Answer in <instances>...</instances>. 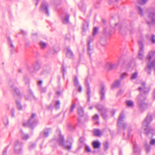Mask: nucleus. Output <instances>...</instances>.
I'll return each instance as SVG.
<instances>
[{"instance_id": "9d476101", "label": "nucleus", "mask_w": 155, "mask_h": 155, "mask_svg": "<svg viewBox=\"0 0 155 155\" xmlns=\"http://www.w3.org/2000/svg\"><path fill=\"white\" fill-rule=\"evenodd\" d=\"M10 90L14 96H17L18 99L21 98V96L18 89L17 87H15L13 85H10Z\"/></svg>"}, {"instance_id": "b1692460", "label": "nucleus", "mask_w": 155, "mask_h": 155, "mask_svg": "<svg viewBox=\"0 0 155 155\" xmlns=\"http://www.w3.org/2000/svg\"><path fill=\"white\" fill-rule=\"evenodd\" d=\"M70 17V15H65L64 17L62 19V22L64 24H67L69 23Z\"/></svg>"}, {"instance_id": "a878e982", "label": "nucleus", "mask_w": 155, "mask_h": 155, "mask_svg": "<svg viewBox=\"0 0 155 155\" xmlns=\"http://www.w3.org/2000/svg\"><path fill=\"white\" fill-rule=\"evenodd\" d=\"M101 145V143L99 141H94L93 143V146L94 148L99 149Z\"/></svg>"}, {"instance_id": "bb28decb", "label": "nucleus", "mask_w": 155, "mask_h": 155, "mask_svg": "<svg viewBox=\"0 0 155 155\" xmlns=\"http://www.w3.org/2000/svg\"><path fill=\"white\" fill-rule=\"evenodd\" d=\"M77 110L78 114L80 116L82 117L84 115V109L82 107H78Z\"/></svg>"}, {"instance_id": "e433bc0d", "label": "nucleus", "mask_w": 155, "mask_h": 155, "mask_svg": "<svg viewBox=\"0 0 155 155\" xmlns=\"http://www.w3.org/2000/svg\"><path fill=\"white\" fill-rule=\"evenodd\" d=\"M42 49H44L46 46L47 44L46 43L43 41H41L39 43Z\"/></svg>"}, {"instance_id": "1a4fd4ad", "label": "nucleus", "mask_w": 155, "mask_h": 155, "mask_svg": "<svg viewBox=\"0 0 155 155\" xmlns=\"http://www.w3.org/2000/svg\"><path fill=\"white\" fill-rule=\"evenodd\" d=\"M146 83L145 82H142L141 83L142 87H140L138 88V90L140 92V94H143L144 95H146L148 94L150 91V88L149 87H146Z\"/></svg>"}, {"instance_id": "dca6fc26", "label": "nucleus", "mask_w": 155, "mask_h": 155, "mask_svg": "<svg viewBox=\"0 0 155 155\" xmlns=\"http://www.w3.org/2000/svg\"><path fill=\"white\" fill-rule=\"evenodd\" d=\"M120 63V60H119L117 63L115 64L108 63L106 65L107 68L108 70H112L117 68Z\"/></svg>"}, {"instance_id": "de8ad7c7", "label": "nucleus", "mask_w": 155, "mask_h": 155, "mask_svg": "<svg viewBox=\"0 0 155 155\" xmlns=\"http://www.w3.org/2000/svg\"><path fill=\"white\" fill-rule=\"evenodd\" d=\"M8 146H7L6 147H5L3 150L2 155H7V152L8 148Z\"/></svg>"}, {"instance_id": "4d7b16f0", "label": "nucleus", "mask_w": 155, "mask_h": 155, "mask_svg": "<svg viewBox=\"0 0 155 155\" xmlns=\"http://www.w3.org/2000/svg\"><path fill=\"white\" fill-rule=\"evenodd\" d=\"M150 144L152 145L155 144V139H152L150 141Z\"/></svg>"}, {"instance_id": "f257e3e1", "label": "nucleus", "mask_w": 155, "mask_h": 155, "mask_svg": "<svg viewBox=\"0 0 155 155\" xmlns=\"http://www.w3.org/2000/svg\"><path fill=\"white\" fill-rule=\"evenodd\" d=\"M137 105L141 112H143L148 107V103L145 97L141 94L138 95L136 98Z\"/></svg>"}, {"instance_id": "4be33fe9", "label": "nucleus", "mask_w": 155, "mask_h": 155, "mask_svg": "<svg viewBox=\"0 0 155 155\" xmlns=\"http://www.w3.org/2000/svg\"><path fill=\"white\" fill-rule=\"evenodd\" d=\"M51 132V130L50 128H48L45 129L44 131L43 137H48L49 134Z\"/></svg>"}, {"instance_id": "c9c22d12", "label": "nucleus", "mask_w": 155, "mask_h": 155, "mask_svg": "<svg viewBox=\"0 0 155 155\" xmlns=\"http://www.w3.org/2000/svg\"><path fill=\"white\" fill-rule=\"evenodd\" d=\"M145 149L146 150V152L147 153L149 152L150 150V147L148 144L147 143H146L144 145Z\"/></svg>"}, {"instance_id": "58836bf2", "label": "nucleus", "mask_w": 155, "mask_h": 155, "mask_svg": "<svg viewBox=\"0 0 155 155\" xmlns=\"http://www.w3.org/2000/svg\"><path fill=\"white\" fill-rule=\"evenodd\" d=\"M150 40L152 43L154 44L155 43V35H153L150 38Z\"/></svg>"}, {"instance_id": "e2e57ef3", "label": "nucleus", "mask_w": 155, "mask_h": 155, "mask_svg": "<svg viewBox=\"0 0 155 155\" xmlns=\"http://www.w3.org/2000/svg\"><path fill=\"white\" fill-rule=\"evenodd\" d=\"M128 135H129L130 132L132 131V129L130 127L128 128Z\"/></svg>"}, {"instance_id": "f03ea898", "label": "nucleus", "mask_w": 155, "mask_h": 155, "mask_svg": "<svg viewBox=\"0 0 155 155\" xmlns=\"http://www.w3.org/2000/svg\"><path fill=\"white\" fill-rule=\"evenodd\" d=\"M152 116L148 114L143 122V127L144 130V134L147 135L150 134H153L154 131L153 129L150 127V124L152 120Z\"/></svg>"}, {"instance_id": "f8f14e48", "label": "nucleus", "mask_w": 155, "mask_h": 155, "mask_svg": "<svg viewBox=\"0 0 155 155\" xmlns=\"http://www.w3.org/2000/svg\"><path fill=\"white\" fill-rule=\"evenodd\" d=\"M138 43L139 45L140 50L138 52L137 57L139 59L142 60L144 58L143 45L141 41H139Z\"/></svg>"}, {"instance_id": "72a5a7b5", "label": "nucleus", "mask_w": 155, "mask_h": 155, "mask_svg": "<svg viewBox=\"0 0 155 155\" xmlns=\"http://www.w3.org/2000/svg\"><path fill=\"white\" fill-rule=\"evenodd\" d=\"M16 103L17 107L18 109L19 110H21L22 109V106L20 103V102L17 101H16Z\"/></svg>"}, {"instance_id": "13d9d810", "label": "nucleus", "mask_w": 155, "mask_h": 155, "mask_svg": "<svg viewBox=\"0 0 155 155\" xmlns=\"http://www.w3.org/2000/svg\"><path fill=\"white\" fill-rule=\"evenodd\" d=\"M42 81H39L38 82V85L39 86V87L41 86H42L41 84H42Z\"/></svg>"}, {"instance_id": "bf43d9fd", "label": "nucleus", "mask_w": 155, "mask_h": 155, "mask_svg": "<svg viewBox=\"0 0 155 155\" xmlns=\"http://www.w3.org/2000/svg\"><path fill=\"white\" fill-rule=\"evenodd\" d=\"M78 87V91L79 92H81V91H82V88L81 87V86H79Z\"/></svg>"}, {"instance_id": "79ce46f5", "label": "nucleus", "mask_w": 155, "mask_h": 155, "mask_svg": "<svg viewBox=\"0 0 155 155\" xmlns=\"http://www.w3.org/2000/svg\"><path fill=\"white\" fill-rule=\"evenodd\" d=\"M75 106L76 104L75 103L71 105L70 110V113H72L73 111Z\"/></svg>"}, {"instance_id": "39448f33", "label": "nucleus", "mask_w": 155, "mask_h": 155, "mask_svg": "<svg viewBox=\"0 0 155 155\" xmlns=\"http://www.w3.org/2000/svg\"><path fill=\"white\" fill-rule=\"evenodd\" d=\"M23 143L22 142L18 140H16L14 142V150L15 152L20 154L22 152Z\"/></svg>"}, {"instance_id": "c756f323", "label": "nucleus", "mask_w": 155, "mask_h": 155, "mask_svg": "<svg viewBox=\"0 0 155 155\" xmlns=\"http://www.w3.org/2000/svg\"><path fill=\"white\" fill-rule=\"evenodd\" d=\"M154 53L153 51H151L149 53L146 57V59L150 61L154 55Z\"/></svg>"}, {"instance_id": "393cba45", "label": "nucleus", "mask_w": 155, "mask_h": 155, "mask_svg": "<svg viewBox=\"0 0 155 155\" xmlns=\"http://www.w3.org/2000/svg\"><path fill=\"white\" fill-rule=\"evenodd\" d=\"M94 135L96 136H100L102 134V133L100 130L98 129H94L93 130Z\"/></svg>"}, {"instance_id": "9b49d317", "label": "nucleus", "mask_w": 155, "mask_h": 155, "mask_svg": "<svg viewBox=\"0 0 155 155\" xmlns=\"http://www.w3.org/2000/svg\"><path fill=\"white\" fill-rule=\"evenodd\" d=\"M92 40L93 39L92 38L91 36H89L87 39V51L90 57H91V54L93 52V48L90 45V44Z\"/></svg>"}, {"instance_id": "774afa93", "label": "nucleus", "mask_w": 155, "mask_h": 155, "mask_svg": "<svg viewBox=\"0 0 155 155\" xmlns=\"http://www.w3.org/2000/svg\"><path fill=\"white\" fill-rule=\"evenodd\" d=\"M102 22L104 24L106 23V20L104 19H103L102 20Z\"/></svg>"}, {"instance_id": "473e14b6", "label": "nucleus", "mask_w": 155, "mask_h": 155, "mask_svg": "<svg viewBox=\"0 0 155 155\" xmlns=\"http://www.w3.org/2000/svg\"><path fill=\"white\" fill-rule=\"evenodd\" d=\"M89 26V23L88 22H85L83 24L82 29L83 31H85Z\"/></svg>"}, {"instance_id": "412c9836", "label": "nucleus", "mask_w": 155, "mask_h": 155, "mask_svg": "<svg viewBox=\"0 0 155 155\" xmlns=\"http://www.w3.org/2000/svg\"><path fill=\"white\" fill-rule=\"evenodd\" d=\"M7 40L9 44L10 47L11 48V53H12L14 50V47L12 43V41L11 39L9 37L7 38Z\"/></svg>"}, {"instance_id": "aec40b11", "label": "nucleus", "mask_w": 155, "mask_h": 155, "mask_svg": "<svg viewBox=\"0 0 155 155\" xmlns=\"http://www.w3.org/2000/svg\"><path fill=\"white\" fill-rule=\"evenodd\" d=\"M58 140L59 142V145L64 147L65 143L64 136L60 134Z\"/></svg>"}, {"instance_id": "2eb2a0df", "label": "nucleus", "mask_w": 155, "mask_h": 155, "mask_svg": "<svg viewBox=\"0 0 155 155\" xmlns=\"http://www.w3.org/2000/svg\"><path fill=\"white\" fill-rule=\"evenodd\" d=\"M85 84L87 90V101L89 102L90 101V99L91 90L90 85L88 82L87 79H86L85 80Z\"/></svg>"}, {"instance_id": "052dcab7", "label": "nucleus", "mask_w": 155, "mask_h": 155, "mask_svg": "<svg viewBox=\"0 0 155 155\" xmlns=\"http://www.w3.org/2000/svg\"><path fill=\"white\" fill-rule=\"evenodd\" d=\"M24 80L25 81V83L26 84H29V81L28 79H25V78H24Z\"/></svg>"}, {"instance_id": "4c0bfd02", "label": "nucleus", "mask_w": 155, "mask_h": 155, "mask_svg": "<svg viewBox=\"0 0 155 155\" xmlns=\"http://www.w3.org/2000/svg\"><path fill=\"white\" fill-rule=\"evenodd\" d=\"M40 68V64L38 63H36L35 65H34V71L38 70Z\"/></svg>"}, {"instance_id": "7c9ffc66", "label": "nucleus", "mask_w": 155, "mask_h": 155, "mask_svg": "<svg viewBox=\"0 0 155 155\" xmlns=\"http://www.w3.org/2000/svg\"><path fill=\"white\" fill-rule=\"evenodd\" d=\"M74 86L77 87L79 86V81L78 80V78L77 77H75L74 80Z\"/></svg>"}, {"instance_id": "423d86ee", "label": "nucleus", "mask_w": 155, "mask_h": 155, "mask_svg": "<svg viewBox=\"0 0 155 155\" xmlns=\"http://www.w3.org/2000/svg\"><path fill=\"white\" fill-rule=\"evenodd\" d=\"M96 107L99 111L101 113L103 118L106 119L107 117V109L103 105L101 104L96 105Z\"/></svg>"}, {"instance_id": "a18cd8bd", "label": "nucleus", "mask_w": 155, "mask_h": 155, "mask_svg": "<svg viewBox=\"0 0 155 155\" xmlns=\"http://www.w3.org/2000/svg\"><path fill=\"white\" fill-rule=\"evenodd\" d=\"M98 29L97 27H95L94 28L93 31V36L95 35L98 32Z\"/></svg>"}, {"instance_id": "864d4df0", "label": "nucleus", "mask_w": 155, "mask_h": 155, "mask_svg": "<svg viewBox=\"0 0 155 155\" xmlns=\"http://www.w3.org/2000/svg\"><path fill=\"white\" fill-rule=\"evenodd\" d=\"M99 116L98 114H95L93 116V119L94 120H96L98 119Z\"/></svg>"}, {"instance_id": "a211bd4d", "label": "nucleus", "mask_w": 155, "mask_h": 155, "mask_svg": "<svg viewBox=\"0 0 155 155\" xmlns=\"http://www.w3.org/2000/svg\"><path fill=\"white\" fill-rule=\"evenodd\" d=\"M66 56L67 57L70 59L74 58V54L69 47L66 48Z\"/></svg>"}, {"instance_id": "c03bdc74", "label": "nucleus", "mask_w": 155, "mask_h": 155, "mask_svg": "<svg viewBox=\"0 0 155 155\" xmlns=\"http://www.w3.org/2000/svg\"><path fill=\"white\" fill-rule=\"evenodd\" d=\"M60 104L59 101H57L55 103V108L56 109H58L60 107Z\"/></svg>"}, {"instance_id": "f3484780", "label": "nucleus", "mask_w": 155, "mask_h": 155, "mask_svg": "<svg viewBox=\"0 0 155 155\" xmlns=\"http://www.w3.org/2000/svg\"><path fill=\"white\" fill-rule=\"evenodd\" d=\"M106 91V89L104 85L101 86V89L100 92L101 99V100H103L104 98L105 94Z\"/></svg>"}, {"instance_id": "a19ab883", "label": "nucleus", "mask_w": 155, "mask_h": 155, "mask_svg": "<svg viewBox=\"0 0 155 155\" xmlns=\"http://www.w3.org/2000/svg\"><path fill=\"white\" fill-rule=\"evenodd\" d=\"M104 149L106 150H107L109 148V143L108 142L106 141L104 144Z\"/></svg>"}, {"instance_id": "8fccbe9b", "label": "nucleus", "mask_w": 155, "mask_h": 155, "mask_svg": "<svg viewBox=\"0 0 155 155\" xmlns=\"http://www.w3.org/2000/svg\"><path fill=\"white\" fill-rule=\"evenodd\" d=\"M10 113L12 117H15V110L14 108H12L10 111Z\"/></svg>"}, {"instance_id": "3c124183", "label": "nucleus", "mask_w": 155, "mask_h": 155, "mask_svg": "<svg viewBox=\"0 0 155 155\" xmlns=\"http://www.w3.org/2000/svg\"><path fill=\"white\" fill-rule=\"evenodd\" d=\"M127 74L126 72L123 73L121 74L120 78L121 79H123L125 78V76L127 75Z\"/></svg>"}, {"instance_id": "37998d69", "label": "nucleus", "mask_w": 155, "mask_h": 155, "mask_svg": "<svg viewBox=\"0 0 155 155\" xmlns=\"http://www.w3.org/2000/svg\"><path fill=\"white\" fill-rule=\"evenodd\" d=\"M137 9L138 10V13L140 15H143V11L142 8L140 6H138L137 7Z\"/></svg>"}, {"instance_id": "680f3d73", "label": "nucleus", "mask_w": 155, "mask_h": 155, "mask_svg": "<svg viewBox=\"0 0 155 155\" xmlns=\"http://www.w3.org/2000/svg\"><path fill=\"white\" fill-rule=\"evenodd\" d=\"M152 97L153 99H155V89H154L153 92L152 94Z\"/></svg>"}, {"instance_id": "cd10ccee", "label": "nucleus", "mask_w": 155, "mask_h": 155, "mask_svg": "<svg viewBox=\"0 0 155 155\" xmlns=\"http://www.w3.org/2000/svg\"><path fill=\"white\" fill-rule=\"evenodd\" d=\"M133 149L134 152L135 154H137L139 153L140 150L136 144H134Z\"/></svg>"}, {"instance_id": "f704fd0d", "label": "nucleus", "mask_w": 155, "mask_h": 155, "mask_svg": "<svg viewBox=\"0 0 155 155\" xmlns=\"http://www.w3.org/2000/svg\"><path fill=\"white\" fill-rule=\"evenodd\" d=\"M126 104L127 106L130 107H133L134 106V103L131 101H128L126 102Z\"/></svg>"}, {"instance_id": "20e7f679", "label": "nucleus", "mask_w": 155, "mask_h": 155, "mask_svg": "<svg viewBox=\"0 0 155 155\" xmlns=\"http://www.w3.org/2000/svg\"><path fill=\"white\" fill-rule=\"evenodd\" d=\"M125 118V115L124 113L122 112L119 115L118 119V126L125 130L127 127V124L124 122V119Z\"/></svg>"}, {"instance_id": "0eeeda50", "label": "nucleus", "mask_w": 155, "mask_h": 155, "mask_svg": "<svg viewBox=\"0 0 155 155\" xmlns=\"http://www.w3.org/2000/svg\"><path fill=\"white\" fill-rule=\"evenodd\" d=\"M146 22L149 26L151 25H155V13L154 12L150 13L146 19Z\"/></svg>"}, {"instance_id": "7ed1b4c3", "label": "nucleus", "mask_w": 155, "mask_h": 155, "mask_svg": "<svg viewBox=\"0 0 155 155\" xmlns=\"http://www.w3.org/2000/svg\"><path fill=\"white\" fill-rule=\"evenodd\" d=\"M36 115V114L35 113L32 114L28 121L23 123V126L28 127L31 129L34 128L37 123V121L35 118Z\"/></svg>"}, {"instance_id": "c85d7f7f", "label": "nucleus", "mask_w": 155, "mask_h": 155, "mask_svg": "<svg viewBox=\"0 0 155 155\" xmlns=\"http://www.w3.org/2000/svg\"><path fill=\"white\" fill-rule=\"evenodd\" d=\"M120 80H117L113 84L112 86L113 87H117L119 88L120 87Z\"/></svg>"}, {"instance_id": "5fc2aeb1", "label": "nucleus", "mask_w": 155, "mask_h": 155, "mask_svg": "<svg viewBox=\"0 0 155 155\" xmlns=\"http://www.w3.org/2000/svg\"><path fill=\"white\" fill-rule=\"evenodd\" d=\"M85 150L87 152H90L91 151V150L90 148V147L87 146H86L85 147Z\"/></svg>"}, {"instance_id": "603ef678", "label": "nucleus", "mask_w": 155, "mask_h": 155, "mask_svg": "<svg viewBox=\"0 0 155 155\" xmlns=\"http://www.w3.org/2000/svg\"><path fill=\"white\" fill-rule=\"evenodd\" d=\"M85 139L84 137H81L79 140L80 142L81 143H83L84 142Z\"/></svg>"}, {"instance_id": "09e8293b", "label": "nucleus", "mask_w": 155, "mask_h": 155, "mask_svg": "<svg viewBox=\"0 0 155 155\" xmlns=\"http://www.w3.org/2000/svg\"><path fill=\"white\" fill-rule=\"evenodd\" d=\"M137 72L134 73L132 75L131 78L132 79H135L137 76Z\"/></svg>"}, {"instance_id": "0e129e2a", "label": "nucleus", "mask_w": 155, "mask_h": 155, "mask_svg": "<svg viewBox=\"0 0 155 155\" xmlns=\"http://www.w3.org/2000/svg\"><path fill=\"white\" fill-rule=\"evenodd\" d=\"M35 144H32L30 146V148H32L35 147Z\"/></svg>"}, {"instance_id": "338daca9", "label": "nucleus", "mask_w": 155, "mask_h": 155, "mask_svg": "<svg viewBox=\"0 0 155 155\" xmlns=\"http://www.w3.org/2000/svg\"><path fill=\"white\" fill-rule=\"evenodd\" d=\"M62 71L63 72V73H64L65 72V69L64 68L63 66H62Z\"/></svg>"}, {"instance_id": "69168bd1", "label": "nucleus", "mask_w": 155, "mask_h": 155, "mask_svg": "<svg viewBox=\"0 0 155 155\" xmlns=\"http://www.w3.org/2000/svg\"><path fill=\"white\" fill-rule=\"evenodd\" d=\"M21 34L22 35H26L25 33L23 30H21Z\"/></svg>"}, {"instance_id": "6ab92c4d", "label": "nucleus", "mask_w": 155, "mask_h": 155, "mask_svg": "<svg viewBox=\"0 0 155 155\" xmlns=\"http://www.w3.org/2000/svg\"><path fill=\"white\" fill-rule=\"evenodd\" d=\"M119 31L120 33L124 34L127 30H129L130 33H131V31L128 27L126 25L122 26L119 28Z\"/></svg>"}, {"instance_id": "6e6d98bb", "label": "nucleus", "mask_w": 155, "mask_h": 155, "mask_svg": "<svg viewBox=\"0 0 155 155\" xmlns=\"http://www.w3.org/2000/svg\"><path fill=\"white\" fill-rule=\"evenodd\" d=\"M123 93V91L122 90H120L117 94V96L121 95Z\"/></svg>"}, {"instance_id": "6e6552de", "label": "nucleus", "mask_w": 155, "mask_h": 155, "mask_svg": "<svg viewBox=\"0 0 155 155\" xmlns=\"http://www.w3.org/2000/svg\"><path fill=\"white\" fill-rule=\"evenodd\" d=\"M40 10L43 12L47 16L49 15L48 11V4L46 2H43L41 5Z\"/></svg>"}, {"instance_id": "5701e85b", "label": "nucleus", "mask_w": 155, "mask_h": 155, "mask_svg": "<svg viewBox=\"0 0 155 155\" xmlns=\"http://www.w3.org/2000/svg\"><path fill=\"white\" fill-rule=\"evenodd\" d=\"M103 32L104 34L107 35H111V30L107 27L104 28Z\"/></svg>"}, {"instance_id": "ea45409f", "label": "nucleus", "mask_w": 155, "mask_h": 155, "mask_svg": "<svg viewBox=\"0 0 155 155\" xmlns=\"http://www.w3.org/2000/svg\"><path fill=\"white\" fill-rule=\"evenodd\" d=\"M147 0H138V3L141 5L145 4L147 2Z\"/></svg>"}, {"instance_id": "ddd939ff", "label": "nucleus", "mask_w": 155, "mask_h": 155, "mask_svg": "<svg viewBox=\"0 0 155 155\" xmlns=\"http://www.w3.org/2000/svg\"><path fill=\"white\" fill-rule=\"evenodd\" d=\"M74 142V140L72 138H68L66 142L64 148L70 151L72 148V145Z\"/></svg>"}, {"instance_id": "2f4dec72", "label": "nucleus", "mask_w": 155, "mask_h": 155, "mask_svg": "<svg viewBox=\"0 0 155 155\" xmlns=\"http://www.w3.org/2000/svg\"><path fill=\"white\" fill-rule=\"evenodd\" d=\"M21 138L22 139L24 140H27L29 138V136L28 134H26L24 133H22L21 135Z\"/></svg>"}, {"instance_id": "4468645a", "label": "nucleus", "mask_w": 155, "mask_h": 155, "mask_svg": "<svg viewBox=\"0 0 155 155\" xmlns=\"http://www.w3.org/2000/svg\"><path fill=\"white\" fill-rule=\"evenodd\" d=\"M155 67V59L153 60L150 63L147 64V68H145V70L148 74H151V68Z\"/></svg>"}, {"instance_id": "49530a36", "label": "nucleus", "mask_w": 155, "mask_h": 155, "mask_svg": "<svg viewBox=\"0 0 155 155\" xmlns=\"http://www.w3.org/2000/svg\"><path fill=\"white\" fill-rule=\"evenodd\" d=\"M46 87L43 88L42 86L39 87V90L41 92H45L46 91Z\"/></svg>"}]
</instances>
